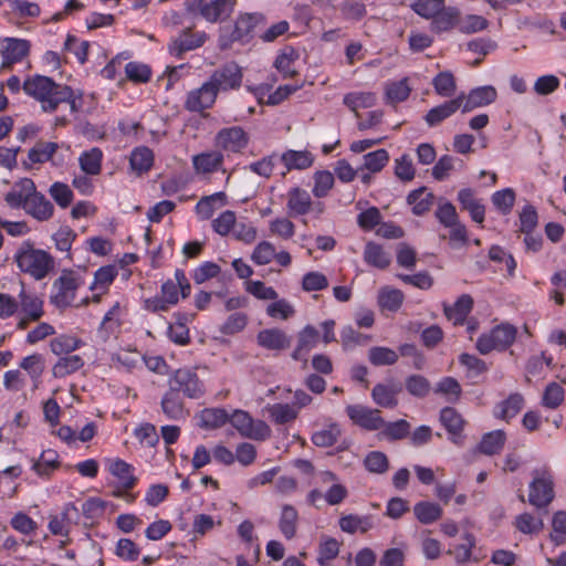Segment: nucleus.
<instances>
[{"label": "nucleus", "mask_w": 566, "mask_h": 566, "mask_svg": "<svg viewBox=\"0 0 566 566\" xmlns=\"http://www.w3.org/2000/svg\"><path fill=\"white\" fill-rule=\"evenodd\" d=\"M464 101V95H459L455 98L449 99L441 105L431 108L424 116L428 126L433 127L439 125L442 120L452 116L458 109L461 108Z\"/></svg>", "instance_id": "a211bd4d"}, {"label": "nucleus", "mask_w": 566, "mask_h": 566, "mask_svg": "<svg viewBox=\"0 0 566 566\" xmlns=\"http://www.w3.org/2000/svg\"><path fill=\"white\" fill-rule=\"evenodd\" d=\"M524 398L521 394H511L507 399L501 401L494 411L495 417L510 421L514 418L523 408Z\"/></svg>", "instance_id": "c756f323"}, {"label": "nucleus", "mask_w": 566, "mask_h": 566, "mask_svg": "<svg viewBox=\"0 0 566 566\" xmlns=\"http://www.w3.org/2000/svg\"><path fill=\"white\" fill-rule=\"evenodd\" d=\"M339 527L343 532L349 534H354L357 530H360L363 533H365L370 527V524L366 517H359L357 515L349 514L340 517Z\"/></svg>", "instance_id": "0e129e2a"}, {"label": "nucleus", "mask_w": 566, "mask_h": 566, "mask_svg": "<svg viewBox=\"0 0 566 566\" xmlns=\"http://www.w3.org/2000/svg\"><path fill=\"white\" fill-rule=\"evenodd\" d=\"M407 391L417 398H424L431 390L430 381L422 375H410L405 381Z\"/></svg>", "instance_id": "3c124183"}, {"label": "nucleus", "mask_w": 566, "mask_h": 566, "mask_svg": "<svg viewBox=\"0 0 566 566\" xmlns=\"http://www.w3.org/2000/svg\"><path fill=\"white\" fill-rule=\"evenodd\" d=\"M258 344L270 350H283L291 346V337L280 328H268L258 333Z\"/></svg>", "instance_id": "aec40b11"}, {"label": "nucleus", "mask_w": 566, "mask_h": 566, "mask_svg": "<svg viewBox=\"0 0 566 566\" xmlns=\"http://www.w3.org/2000/svg\"><path fill=\"white\" fill-rule=\"evenodd\" d=\"M411 88L408 85V80L402 78L398 82H392L387 86L386 95L391 103L403 102L408 98Z\"/></svg>", "instance_id": "69168bd1"}, {"label": "nucleus", "mask_w": 566, "mask_h": 566, "mask_svg": "<svg viewBox=\"0 0 566 566\" xmlns=\"http://www.w3.org/2000/svg\"><path fill=\"white\" fill-rule=\"evenodd\" d=\"M261 20L262 17L259 14L247 13L240 15L234 22V25L237 27V33L241 34L248 43L253 36L254 29Z\"/></svg>", "instance_id": "603ef678"}, {"label": "nucleus", "mask_w": 566, "mask_h": 566, "mask_svg": "<svg viewBox=\"0 0 566 566\" xmlns=\"http://www.w3.org/2000/svg\"><path fill=\"white\" fill-rule=\"evenodd\" d=\"M376 96L373 93H348L344 96L343 103L359 117L358 108H368L374 106Z\"/></svg>", "instance_id": "de8ad7c7"}, {"label": "nucleus", "mask_w": 566, "mask_h": 566, "mask_svg": "<svg viewBox=\"0 0 566 566\" xmlns=\"http://www.w3.org/2000/svg\"><path fill=\"white\" fill-rule=\"evenodd\" d=\"M24 211L38 221H46L53 216V205L43 193L36 191L34 182L33 191L27 199Z\"/></svg>", "instance_id": "ddd939ff"}, {"label": "nucleus", "mask_w": 566, "mask_h": 566, "mask_svg": "<svg viewBox=\"0 0 566 566\" xmlns=\"http://www.w3.org/2000/svg\"><path fill=\"white\" fill-rule=\"evenodd\" d=\"M401 390L400 384H377L371 390V397L379 407L391 409L398 406L397 396Z\"/></svg>", "instance_id": "4be33fe9"}, {"label": "nucleus", "mask_w": 566, "mask_h": 566, "mask_svg": "<svg viewBox=\"0 0 566 566\" xmlns=\"http://www.w3.org/2000/svg\"><path fill=\"white\" fill-rule=\"evenodd\" d=\"M492 203L502 214L511 212L515 202V192L511 188L499 190L492 195Z\"/></svg>", "instance_id": "4d7b16f0"}, {"label": "nucleus", "mask_w": 566, "mask_h": 566, "mask_svg": "<svg viewBox=\"0 0 566 566\" xmlns=\"http://www.w3.org/2000/svg\"><path fill=\"white\" fill-rule=\"evenodd\" d=\"M14 261L18 268L35 280L44 279L54 266V259L44 250L35 249L30 241H24L18 249Z\"/></svg>", "instance_id": "f03ea898"}, {"label": "nucleus", "mask_w": 566, "mask_h": 566, "mask_svg": "<svg viewBox=\"0 0 566 566\" xmlns=\"http://www.w3.org/2000/svg\"><path fill=\"white\" fill-rule=\"evenodd\" d=\"M440 422L450 433L452 442L457 443V438L461 436L465 420L454 408L444 407L440 411Z\"/></svg>", "instance_id": "393cba45"}, {"label": "nucleus", "mask_w": 566, "mask_h": 566, "mask_svg": "<svg viewBox=\"0 0 566 566\" xmlns=\"http://www.w3.org/2000/svg\"><path fill=\"white\" fill-rule=\"evenodd\" d=\"M458 201L463 210L470 213L471 219L476 223H482L485 216V207L481 200L475 198L471 188H463L458 192Z\"/></svg>", "instance_id": "5701e85b"}, {"label": "nucleus", "mask_w": 566, "mask_h": 566, "mask_svg": "<svg viewBox=\"0 0 566 566\" xmlns=\"http://www.w3.org/2000/svg\"><path fill=\"white\" fill-rule=\"evenodd\" d=\"M389 154L386 149H377L364 156V167L371 171H380L388 163Z\"/></svg>", "instance_id": "bf43d9fd"}, {"label": "nucleus", "mask_w": 566, "mask_h": 566, "mask_svg": "<svg viewBox=\"0 0 566 566\" xmlns=\"http://www.w3.org/2000/svg\"><path fill=\"white\" fill-rule=\"evenodd\" d=\"M287 197V208L291 214L304 216L311 210L312 200L306 190L298 187L292 188Z\"/></svg>", "instance_id": "c85d7f7f"}, {"label": "nucleus", "mask_w": 566, "mask_h": 566, "mask_svg": "<svg viewBox=\"0 0 566 566\" xmlns=\"http://www.w3.org/2000/svg\"><path fill=\"white\" fill-rule=\"evenodd\" d=\"M364 465L371 473L382 474L389 469V461L384 452L371 451L366 455Z\"/></svg>", "instance_id": "5fc2aeb1"}, {"label": "nucleus", "mask_w": 566, "mask_h": 566, "mask_svg": "<svg viewBox=\"0 0 566 566\" xmlns=\"http://www.w3.org/2000/svg\"><path fill=\"white\" fill-rule=\"evenodd\" d=\"M530 483L528 503L538 510L546 509L554 500V482L552 475L544 472L542 476L537 471L533 472Z\"/></svg>", "instance_id": "423d86ee"}, {"label": "nucleus", "mask_w": 566, "mask_h": 566, "mask_svg": "<svg viewBox=\"0 0 566 566\" xmlns=\"http://www.w3.org/2000/svg\"><path fill=\"white\" fill-rule=\"evenodd\" d=\"M33 191V180L22 178L6 193L4 200L11 208H25L28 197Z\"/></svg>", "instance_id": "a878e982"}, {"label": "nucleus", "mask_w": 566, "mask_h": 566, "mask_svg": "<svg viewBox=\"0 0 566 566\" xmlns=\"http://www.w3.org/2000/svg\"><path fill=\"white\" fill-rule=\"evenodd\" d=\"M18 296L19 307L24 315L29 316V319L39 321L43 316V301L35 293L28 292L23 282Z\"/></svg>", "instance_id": "412c9836"}, {"label": "nucleus", "mask_w": 566, "mask_h": 566, "mask_svg": "<svg viewBox=\"0 0 566 566\" xmlns=\"http://www.w3.org/2000/svg\"><path fill=\"white\" fill-rule=\"evenodd\" d=\"M84 365L83 359L78 355H71L62 357L52 368V374L55 378H63L72 373H75Z\"/></svg>", "instance_id": "a18cd8bd"}, {"label": "nucleus", "mask_w": 566, "mask_h": 566, "mask_svg": "<svg viewBox=\"0 0 566 566\" xmlns=\"http://www.w3.org/2000/svg\"><path fill=\"white\" fill-rule=\"evenodd\" d=\"M269 411L272 419L277 424L291 422L297 417V410L289 403H274L270 407Z\"/></svg>", "instance_id": "052dcab7"}, {"label": "nucleus", "mask_w": 566, "mask_h": 566, "mask_svg": "<svg viewBox=\"0 0 566 566\" xmlns=\"http://www.w3.org/2000/svg\"><path fill=\"white\" fill-rule=\"evenodd\" d=\"M298 59L297 51L292 46L284 48L274 61V67L283 74V77H294L297 74L292 65Z\"/></svg>", "instance_id": "72a5a7b5"}, {"label": "nucleus", "mask_w": 566, "mask_h": 566, "mask_svg": "<svg viewBox=\"0 0 566 566\" xmlns=\"http://www.w3.org/2000/svg\"><path fill=\"white\" fill-rule=\"evenodd\" d=\"M297 518L298 514L294 506L285 504L282 507L279 526L286 539H291L295 536Z\"/></svg>", "instance_id": "a19ab883"}, {"label": "nucleus", "mask_w": 566, "mask_h": 566, "mask_svg": "<svg viewBox=\"0 0 566 566\" xmlns=\"http://www.w3.org/2000/svg\"><path fill=\"white\" fill-rule=\"evenodd\" d=\"M275 256V248L271 242L262 241L255 248L251 260L258 265L269 264Z\"/></svg>", "instance_id": "774afa93"}, {"label": "nucleus", "mask_w": 566, "mask_h": 566, "mask_svg": "<svg viewBox=\"0 0 566 566\" xmlns=\"http://www.w3.org/2000/svg\"><path fill=\"white\" fill-rule=\"evenodd\" d=\"M279 160L282 161L287 171L292 169H306L313 164V156L307 150H286Z\"/></svg>", "instance_id": "473e14b6"}, {"label": "nucleus", "mask_w": 566, "mask_h": 566, "mask_svg": "<svg viewBox=\"0 0 566 566\" xmlns=\"http://www.w3.org/2000/svg\"><path fill=\"white\" fill-rule=\"evenodd\" d=\"M22 88L29 96L41 103L44 112H54L61 103L71 99L73 95L70 86L57 84L44 75L28 77Z\"/></svg>", "instance_id": "f257e3e1"}, {"label": "nucleus", "mask_w": 566, "mask_h": 566, "mask_svg": "<svg viewBox=\"0 0 566 566\" xmlns=\"http://www.w3.org/2000/svg\"><path fill=\"white\" fill-rule=\"evenodd\" d=\"M109 472L117 479L124 490H132L137 479L134 475V468L124 460L117 459L111 462Z\"/></svg>", "instance_id": "bb28decb"}, {"label": "nucleus", "mask_w": 566, "mask_h": 566, "mask_svg": "<svg viewBox=\"0 0 566 566\" xmlns=\"http://www.w3.org/2000/svg\"><path fill=\"white\" fill-rule=\"evenodd\" d=\"M229 420V416L224 409L207 408L201 411L200 426L203 428H219Z\"/></svg>", "instance_id": "8fccbe9b"}, {"label": "nucleus", "mask_w": 566, "mask_h": 566, "mask_svg": "<svg viewBox=\"0 0 566 566\" xmlns=\"http://www.w3.org/2000/svg\"><path fill=\"white\" fill-rule=\"evenodd\" d=\"M218 93L209 81L205 82L199 88L188 93L185 107L190 112L202 113L209 109L216 103Z\"/></svg>", "instance_id": "f8f14e48"}, {"label": "nucleus", "mask_w": 566, "mask_h": 566, "mask_svg": "<svg viewBox=\"0 0 566 566\" xmlns=\"http://www.w3.org/2000/svg\"><path fill=\"white\" fill-rule=\"evenodd\" d=\"M193 167L201 172H211L217 170L223 163V155L220 151L202 153L193 156Z\"/></svg>", "instance_id": "4c0bfd02"}, {"label": "nucleus", "mask_w": 566, "mask_h": 566, "mask_svg": "<svg viewBox=\"0 0 566 566\" xmlns=\"http://www.w3.org/2000/svg\"><path fill=\"white\" fill-rule=\"evenodd\" d=\"M346 412L355 424L368 431L379 430L385 424L378 409H370L363 405H349L346 407Z\"/></svg>", "instance_id": "9d476101"}, {"label": "nucleus", "mask_w": 566, "mask_h": 566, "mask_svg": "<svg viewBox=\"0 0 566 566\" xmlns=\"http://www.w3.org/2000/svg\"><path fill=\"white\" fill-rule=\"evenodd\" d=\"M461 12L457 7H446L431 18L430 30L442 33L452 30L460 22Z\"/></svg>", "instance_id": "6ab92c4d"}, {"label": "nucleus", "mask_w": 566, "mask_h": 566, "mask_svg": "<svg viewBox=\"0 0 566 566\" xmlns=\"http://www.w3.org/2000/svg\"><path fill=\"white\" fill-rule=\"evenodd\" d=\"M228 421L231 422L241 436L250 439L265 440L271 433L270 427L264 421L254 423L250 415L243 410H235Z\"/></svg>", "instance_id": "1a4fd4ad"}, {"label": "nucleus", "mask_w": 566, "mask_h": 566, "mask_svg": "<svg viewBox=\"0 0 566 566\" xmlns=\"http://www.w3.org/2000/svg\"><path fill=\"white\" fill-rule=\"evenodd\" d=\"M168 386L175 392H182L190 399H199L205 394L203 382L195 370L187 367L176 369L168 379Z\"/></svg>", "instance_id": "20e7f679"}, {"label": "nucleus", "mask_w": 566, "mask_h": 566, "mask_svg": "<svg viewBox=\"0 0 566 566\" xmlns=\"http://www.w3.org/2000/svg\"><path fill=\"white\" fill-rule=\"evenodd\" d=\"M437 94L442 97H451L455 90V81L451 72H440L432 81Z\"/></svg>", "instance_id": "864d4df0"}, {"label": "nucleus", "mask_w": 566, "mask_h": 566, "mask_svg": "<svg viewBox=\"0 0 566 566\" xmlns=\"http://www.w3.org/2000/svg\"><path fill=\"white\" fill-rule=\"evenodd\" d=\"M516 328L507 323L493 327L489 333L482 334L476 340V349L486 355L492 350H505L515 340Z\"/></svg>", "instance_id": "7ed1b4c3"}, {"label": "nucleus", "mask_w": 566, "mask_h": 566, "mask_svg": "<svg viewBox=\"0 0 566 566\" xmlns=\"http://www.w3.org/2000/svg\"><path fill=\"white\" fill-rule=\"evenodd\" d=\"M57 458L55 451L45 450L41 453L39 460L33 463L32 469L40 476H49L60 465Z\"/></svg>", "instance_id": "09e8293b"}, {"label": "nucleus", "mask_w": 566, "mask_h": 566, "mask_svg": "<svg viewBox=\"0 0 566 566\" xmlns=\"http://www.w3.org/2000/svg\"><path fill=\"white\" fill-rule=\"evenodd\" d=\"M473 307V298L469 294H462L452 306L444 305L443 312L455 324H462Z\"/></svg>", "instance_id": "7c9ffc66"}, {"label": "nucleus", "mask_w": 566, "mask_h": 566, "mask_svg": "<svg viewBox=\"0 0 566 566\" xmlns=\"http://www.w3.org/2000/svg\"><path fill=\"white\" fill-rule=\"evenodd\" d=\"M398 358V354L388 347L375 346L368 350V359L374 366H391Z\"/></svg>", "instance_id": "49530a36"}, {"label": "nucleus", "mask_w": 566, "mask_h": 566, "mask_svg": "<svg viewBox=\"0 0 566 566\" xmlns=\"http://www.w3.org/2000/svg\"><path fill=\"white\" fill-rule=\"evenodd\" d=\"M565 391L557 382H551L547 385L543 395V405L547 408L555 409L564 400Z\"/></svg>", "instance_id": "338daca9"}, {"label": "nucleus", "mask_w": 566, "mask_h": 566, "mask_svg": "<svg viewBox=\"0 0 566 566\" xmlns=\"http://www.w3.org/2000/svg\"><path fill=\"white\" fill-rule=\"evenodd\" d=\"M433 199L432 192L428 191L426 187H420L408 195L407 202L412 206L413 214L422 216L430 210Z\"/></svg>", "instance_id": "cd10ccee"}, {"label": "nucleus", "mask_w": 566, "mask_h": 566, "mask_svg": "<svg viewBox=\"0 0 566 566\" xmlns=\"http://www.w3.org/2000/svg\"><path fill=\"white\" fill-rule=\"evenodd\" d=\"M49 193L56 205L63 209L67 208L73 201V192L71 188L63 182L56 181L52 184L50 186Z\"/></svg>", "instance_id": "13d9d810"}, {"label": "nucleus", "mask_w": 566, "mask_h": 566, "mask_svg": "<svg viewBox=\"0 0 566 566\" xmlns=\"http://www.w3.org/2000/svg\"><path fill=\"white\" fill-rule=\"evenodd\" d=\"M314 179L313 195L316 198L325 197L334 185L333 174L327 170L317 171L314 175Z\"/></svg>", "instance_id": "e2e57ef3"}, {"label": "nucleus", "mask_w": 566, "mask_h": 566, "mask_svg": "<svg viewBox=\"0 0 566 566\" xmlns=\"http://www.w3.org/2000/svg\"><path fill=\"white\" fill-rule=\"evenodd\" d=\"M216 146L231 153L242 151L248 143L249 135L240 126H232L220 129L216 135Z\"/></svg>", "instance_id": "9b49d317"}, {"label": "nucleus", "mask_w": 566, "mask_h": 566, "mask_svg": "<svg viewBox=\"0 0 566 566\" xmlns=\"http://www.w3.org/2000/svg\"><path fill=\"white\" fill-rule=\"evenodd\" d=\"M413 513L421 524H431L442 515V509L439 504L421 501L413 506Z\"/></svg>", "instance_id": "58836bf2"}, {"label": "nucleus", "mask_w": 566, "mask_h": 566, "mask_svg": "<svg viewBox=\"0 0 566 566\" xmlns=\"http://www.w3.org/2000/svg\"><path fill=\"white\" fill-rule=\"evenodd\" d=\"M154 163V154L148 147H137L133 150L129 164L138 174L147 172Z\"/></svg>", "instance_id": "79ce46f5"}, {"label": "nucleus", "mask_w": 566, "mask_h": 566, "mask_svg": "<svg viewBox=\"0 0 566 566\" xmlns=\"http://www.w3.org/2000/svg\"><path fill=\"white\" fill-rule=\"evenodd\" d=\"M234 7L233 0H186L185 8L188 12L199 13L208 22L214 23L218 20L228 18Z\"/></svg>", "instance_id": "39448f33"}, {"label": "nucleus", "mask_w": 566, "mask_h": 566, "mask_svg": "<svg viewBox=\"0 0 566 566\" xmlns=\"http://www.w3.org/2000/svg\"><path fill=\"white\" fill-rule=\"evenodd\" d=\"M226 205L227 195L219 191L213 195L202 197L196 205V211L202 220H208L212 217L218 207H223Z\"/></svg>", "instance_id": "2f4dec72"}, {"label": "nucleus", "mask_w": 566, "mask_h": 566, "mask_svg": "<svg viewBox=\"0 0 566 566\" xmlns=\"http://www.w3.org/2000/svg\"><path fill=\"white\" fill-rule=\"evenodd\" d=\"M496 96V90L491 85L473 88L468 95H464V101L461 106L462 113H469L475 108L486 106L493 103Z\"/></svg>", "instance_id": "dca6fc26"}, {"label": "nucleus", "mask_w": 566, "mask_h": 566, "mask_svg": "<svg viewBox=\"0 0 566 566\" xmlns=\"http://www.w3.org/2000/svg\"><path fill=\"white\" fill-rule=\"evenodd\" d=\"M59 149V144L54 142L39 140L28 153V159L31 164H43L52 159Z\"/></svg>", "instance_id": "c9c22d12"}, {"label": "nucleus", "mask_w": 566, "mask_h": 566, "mask_svg": "<svg viewBox=\"0 0 566 566\" xmlns=\"http://www.w3.org/2000/svg\"><path fill=\"white\" fill-rule=\"evenodd\" d=\"M102 150L97 147H94L88 151H84L78 159L81 169L86 175H98L102 167Z\"/></svg>", "instance_id": "c03bdc74"}, {"label": "nucleus", "mask_w": 566, "mask_h": 566, "mask_svg": "<svg viewBox=\"0 0 566 566\" xmlns=\"http://www.w3.org/2000/svg\"><path fill=\"white\" fill-rule=\"evenodd\" d=\"M242 69L234 62H229L214 70L209 77L217 93L238 90L242 84Z\"/></svg>", "instance_id": "0eeeda50"}, {"label": "nucleus", "mask_w": 566, "mask_h": 566, "mask_svg": "<svg viewBox=\"0 0 566 566\" xmlns=\"http://www.w3.org/2000/svg\"><path fill=\"white\" fill-rule=\"evenodd\" d=\"M80 285L81 281L72 270H63L53 283V289L56 290V293L51 296V302L57 307L71 305Z\"/></svg>", "instance_id": "6e6552de"}, {"label": "nucleus", "mask_w": 566, "mask_h": 566, "mask_svg": "<svg viewBox=\"0 0 566 566\" xmlns=\"http://www.w3.org/2000/svg\"><path fill=\"white\" fill-rule=\"evenodd\" d=\"M410 433V423L405 419H399L394 422H386L381 428L378 437L389 441L401 440Z\"/></svg>", "instance_id": "ea45409f"}, {"label": "nucleus", "mask_w": 566, "mask_h": 566, "mask_svg": "<svg viewBox=\"0 0 566 566\" xmlns=\"http://www.w3.org/2000/svg\"><path fill=\"white\" fill-rule=\"evenodd\" d=\"M318 339V331L312 325H306L297 334V346L293 350L291 357L294 360H302L303 368H305L307 366V355L317 345Z\"/></svg>", "instance_id": "4468645a"}, {"label": "nucleus", "mask_w": 566, "mask_h": 566, "mask_svg": "<svg viewBox=\"0 0 566 566\" xmlns=\"http://www.w3.org/2000/svg\"><path fill=\"white\" fill-rule=\"evenodd\" d=\"M444 0H415L412 10L424 19H430L443 8Z\"/></svg>", "instance_id": "6e6d98bb"}, {"label": "nucleus", "mask_w": 566, "mask_h": 566, "mask_svg": "<svg viewBox=\"0 0 566 566\" xmlns=\"http://www.w3.org/2000/svg\"><path fill=\"white\" fill-rule=\"evenodd\" d=\"M1 51L2 67H10L12 64L22 61L30 52V42L24 39L6 38Z\"/></svg>", "instance_id": "2eb2a0df"}, {"label": "nucleus", "mask_w": 566, "mask_h": 566, "mask_svg": "<svg viewBox=\"0 0 566 566\" xmlns=\"http://www.w3.org/2000/svg\"><path fill=\"white\" fill-rule=\"evenodd\" d=\"M342 434V430L338 424L332 423L328 427L315 431L312 434V442L319 448H327L335 444Z\"/></svg>", "instance_id": "37998d69"}, {"label": "nucleus", "mask_w": 566, "mask_h": 566, "mask_svg": "<svg viewBox=\"0 0 566 566\" xmlns=\"http://www.w3.org/2000/svg\"><path fill=\"white\" fill-rule=\"evenodd\" d=\"M160 406L165 416L170 420L182 419L188 413L181 396L170 388L163 396Z\"/></svg>", "instance_id": "b1692460"}, {"label": "nucleus", "mask_w": 566, "mask_h": 566, "mask_svg": "<svg viewBox=\"0 0 566 566\" xmlns=\"http://www.w3.org/2000/svg\"><path fill=\"white\" fill-rule=\"evenodd\" d=\"M206 41V33L198 32L192 33L191 29L188 28L182 33L174 39L169 44V52L172 55L181 56L185 52L195 50L201 46Z\"/></svg>", "instance_id": "f3484780"}, {"label": "nucleus", "mask_w": 566, "mask_h": 566, "mask_svg": "<svg viewBox=\"0 0 566 566\" xmlns=\"http://www.w3.org/2000/svg\"><path fill=\"white\" fill-rule=\"evenodd\" d=\"M505 440L506 434L503 430L491 431L482 437L479 450L486 455L496 454L503 449Z\"/></svg>", "instance_id": "e433bc0d"}, {"label": "nucleus", "mask_w": 566, "mask_h": 566, "mask_svg": "<svg viewBox=\"0 0 566 566\" xmlns=\"http://www.w3.org/2000/svg\"><path fill=\"white\" fill-rule=\"evenodd\" d=\"M81 340L71 336H60L51 340L50 347L53 354L63 355L70 354L77 349L81 345Z\"/></svg>", "instance_id": "680f3d73"}, {"label": "nucleus", "mask_w": 566, "mask_h": 566, "mask_svg": "<svg viewBox=\"0 0 566 566\" xmlns=\"http://www.w3.org/2000/svg\"><path fill=\"white\" fill-rule=\"evenodd\" d=\"M364 260L369 265L377 269H386L390 264V255L384 251L382 247L375 243L368 242L364 250Z\"/></svg>", "instance_id": "f704fd0d"}]
</instances>
